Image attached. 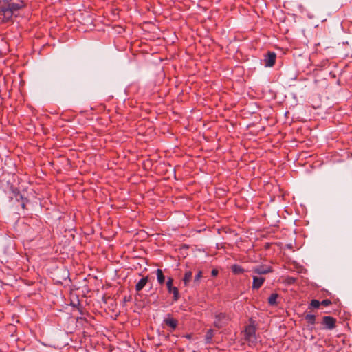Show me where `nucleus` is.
Wrapping results in <instances>:
<instances>
[{
	"instance_id": "6ab92c4d",
	"label": "nucleus",
	"mask_w": 352,
	"mask_h": 352,
	"mask_svg": "<svg viewBox=\"0 0 352 352\" xmlns=\"http://www.w3.org/2000/svg\"><path fill=\"white\" fill-rule=\"evenodd\" d=\"M331 304V301L329 299H325V300H323L322 302H320V305H323V306H329Z\"/></svg>"
},
{
	"instance_id": "ddd939ff",
	"label": "nucleus",
	"mask_w": 352,
	"mask_h": 352,
	"mask_svg": "<svg viewBox=\"0 0 352 352\" xmlns=\"http://www.w3.org/2000/svg\"><path fill=\"white\" fill-rule=\"evenodd\" d=\"M231 270H232V272L236 274H242L245 271L244 269L239 265H233L231 267Z\"/></svg>"
},
{
	"instance_id": "39448f33",
	"label": "nucleus",
	"mask_w": 352,
	"mask_h": 352,
	"mask_svg": "<svg viewBox=\"0 0 352 352\" xmlns=\"http://www.w3.org/2000/svg\"><path fill=\"white\" fill-rule=\"evenodd\" d=\"M276 55L274 52H268L264 58V64L265 67H272L276 61Z\"/></svg>"
},
{
	"instance_id": "423d86ee",
	"label": "nucleus",
	"mask_w": 352,
	"mask_h": 352,
	"mask_svg": "<svg viewBox=\"0 0 352 352\" xmlns=\"http://www.w3.org/2000/svg\"><path fill=\"white\" fill-rule=\"evenodd\" d=\"M252 271L257 274H266L272 272L270 266L259 265L252 268Z\"/></svg>"
},
{
	"instance_id": "1a4fd4ad",
	"label": "nucleus",
	"mask_w": 352,
	"mask_h": 352,
	"mask_svg": "<svg viewBox=\"0 0 352 352\" xmlns=\"http://www.w3.org/2000/svg\"><path fill=\"white\" fill-rule=\"evenodd\" d=\"M265 281V278L253 276L252 288L254 289H259Z\"/></svg>"
},
{
	"instance_id": "dca6fc26",
	"label": "nucleus",
	"mask_w": 352,
	"mask_h": 352,
	"mask_svg": "<svg viewBox=\"0 0 352 352\" xmlns=\"http://www.w3.org/2000/svg\"><path fill=\"white\" fill-rule=\"evenodd\" d=\"M192 276V273L191 271H188L185 273L184 277L183 278V281L185 285H187L189 281L191 280Z\"/></svg>"
},
{
	"instance_id": "0eeeda50",
	"label": "nucleus",
	"mask_w": 352,
	"mask_h": 352,
	"mask_svg": "<svg viewBox=\"0 0 352 352\" xmlns=\"http://www.w3.org/2000/svg\"><path fill=\"white\" fill-rule=\"evenodd\" d=\"M164 323L166 324L167 326L170 327L171 330H175L178 324V322L176 319L173 318L170 314H168L166 317L164 318L163 320Z\"/></svg>"
},
{
	"instance_id": "aec40b11",
	"label": "nucleus",
	"mask_w": 352,
	"mask_h": 352,
	"mask_svg": "<svg viewBox=\"0 0 352 352\" xmlns=\"http://www.w3.org/2000/svg\"><path fill=\"white\" fill-rule=\"evenodd\" d=\"M201 276L202 272L201 271L198 272L197 274L195 276L194 281L198 283Z\"/></svg>"
},
{
	"instance_id": "20e7f679",
	"label": "nucleus",
	"mask_w": 352,
	"mask_h": 352,
	"mask_svg": "<svg viewBox=\"0 0 352 352\" xmlns=\"http://www.w3.org/2000/svg\"><path fill=\"white\" fill-rule=\"evenodd\" d=\"M173 279L169 277L166 281L168 292L173 295V300L177 301L179 298V293L177 287L173 286Z\"/></svg>"
},
{
	"instance_id": "f8f14e48",
	"label": "nucleus",
	"mask_w": 352,
	"mask_h": 352,
	"mask_svg": "<svg viewBox=\"0 0 352 352\" xmlns=\"http://www.w3.org/2000/svg\"><path fill=\"white\" fill-rule=\"evenodd\" d=\"M157 279L160 284L162 285L165 282V276L163 274V271L161 269L156 270Z\"/></svg>"
},
{
	"instance_id": "4468645a",
	"label": "nucleus",
	"mask_w": 352,
	"mask_h": 352,
	"mask_svg": "<svg viewBox=\"0 0 352 352\" xmlns=\"http://www.w3.org/2000/svg\"><path fill=\"white\" fill-rule=\"evenodd\" d=\"M213 337V330L210 329L207 331L205 336V342L206 344H210Z\"/></svg>"
},
{
	"instance_id": "412c9836",
	"label": "nucleus",
	"mask_w": 352,
	"mask_h": 352,
	"mask_svg": "<svg viewBox=\"0 0 352 352\" xmlns=\"http://www.w3.org/2000/svg\"><path fill=\"white\" fill-rule=\"evenodd\" d=\"M217 274H218V270H216V269H213V270H212V272H211V275H212V276H217Z\"/></svg>"
},
{
	"instance_id": "6e6552de",
	"label": "nucleus",
	"mask_w": 352,
	"mask_h": 352,
	"mask_svg": "<svg viewBox=\"0 0 352 352\" xmlns=\"http://www.w3.org/2000/svg\"><path fill=\"white\" fill-rule=\"evenodd\" d=\"M256 327L254 323V321H253L252 320H250V324L246 326L245 331H244L245 337L254 336V335H256Z\"/></svg>"
},
{
	"instance_id": "f03ea898",
	"label": "nucleus",
	"mask_w": 352,
	"mask_h": 352,
	"mask_svg": "<svg viewBox=\"0 0 352 352\" xmlns=\"http://www.w3.org/2000/svg\"><path fill=\"white\" fill-rule=\"evenodd\" d=\"M214 318V326L218 329H221L227 325L230 320V316L224 312H216Z\"/></svg>"
},
{
	"instance_id": "9b49d317",
	"label": "nucleus",
	"mask_w": 352,
	"mask_h": 352,
	"mask_svg": "<svg viewBox=\"0 0 352 352\" xmlns=\"http://www.w3.org/2000/svg\"><path fill=\"white\" fill-rule=\"evenodd\" d=\"M148 276L144 277L141 278L135 285V290L137 292L141 291L148 283Z\"/></svg>"
},
{
	"instance_id": "4be33fe9",
	"label": "nucleus",
	"mask_w": 352,
	"mask_h": 352,
	"mask_svg": "<svg viewBox=\"0 0 352 352\" xmlns=\"http://www.w3.org/2000/svg\"><path fill=\"white\" fill-rule=\"evenodd\" d=\"M21 207H22L23 208H25V203L23 201V202L21 203Z\"/></svg>"
},
{
	"instance_id": "7ed1b4c3",
	"label": "nucleus",
	"mask_w": 352,
	"mask_h": 352,
	"mask_svg": "<svg viewBox=\"0 0 352 352\" xmlns=\"http://www.w3.org/2000/svg\"><path fill=\"white\" fill-rule=\"evenodd\" d=\"M336 319L332 316H325L322 318V324L323 329L327 330H332L336 327Z\"/></svg>"
},
{
	"instance_id": "f257e3e1",
	"label": "nucleus",
	"mask_w": 352,
	"mask_h": 352,
	"mask_svg": "<svg viewBox=\"0 0 352 352\" xmlns=\"http://www.w3.org/2000/svg\"><path fill=\"white\" fill-rule=\"evenodd\" d=\"M23 1L12 2L11 0H3L0 4V19L3 22L11 20L14 12L24 7Z\"/></svg>"
},
{
	"instance_id": "f3484780",
	"label": "nucleus",
	"mask_w": 352,
	"mask_h": 352,
	"mask_svg": "<svg viewBox=\"0 0 352 352\" xmlns=\"http://www.w3.org/2000/svg\"><path fill=\"white\" fill-rule=\"evenodd\" d=\"M305 318L307 320V322L311 324H314L316 322V316L314 314H307L305 316Z\"/></svg>"
},
{
	"instance_id": "9d476101",
	"label": "nucleus",
	"mask_w": 352,
	"mask_h": 352,
	"mask_svg": "<svg viewBox=\"0 0 352 352\" xmlns=\"http://www.w3.org/2000/svg\"><path fill=\"white\" fill-rule=\"evenodd\" d=\"M245 340L247 341L248 346L252 348L255 347L258 342V339L256 335L245 336Z\"/></svg>"
},
{
	"instance_id": "2eb2a0df",
	"label": "nucleus",
	"mask_w": 352,
	"mask_h": 352,
	"mask_svg": "<svg viewBox=\"0 0 352 352\" xmlns=\"http://www.w3.org/2000/svg\"><path fill=\"white\" fill-rule=\"evenodd\" d=\"M278 295L276 293L272 294L269 298H268V302L270 305H275L277 304L276 300Z\"/></svg>"
},
{
	"instance_id": "a211bd4d",
	"label": "nucleus",
	"mask_w": 352,
	"mask_h": 352,
	"mask_svg": "<svg viewBox=\"0 0 352 352\" xmlns=\"http://www.w3.org/2000/svg\"><path fill=\"white\" fill-rule=\"evenodd\" d=\"M320 302L318 300L314 299V300H311L309 307L317 309L320 307Z\"/></svg>"
}]
</instances>
